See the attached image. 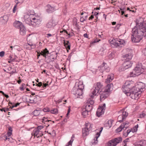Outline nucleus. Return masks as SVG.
I'll return each mask as SVG.
<instances>
[{
  "label": "nucleus",
  "mask_w": 146,
  "mask_h": 146,
  "mask_svg": "<svg viewBox=\"0 0 146 146\" xmlns=\"http://www.w3.org/2000/svg\"><path fill=\"white\" fill-rule=\"evenodd\" d=\"M122 141L121 137H118L113 139L109 141L107 143L106 146H116L117 145Z\"/></svg>",
  "instance_id": "nucleus-10"
},
{
  "label": "nucleus",
  "mask_w": 146,
  "mask_h": 146,
  "mask_svg": "<svg viewBox=\"0 0 146 146\" xmlns=\"http://www.w3.org/2000/svg\"><path fill=\"white\" fill-rule=\"evenodd\" d=\"M46 82L47 83L43 84L44 87H46L47 86H48V82Z\"/></svg>",
  "instance_id": "nucleus-64"
},
{
  "label": "nucleus",
  "mask_w": 146,
  "mask_h": 146,
  "mask_svg": "<svg viewBox=\"0 0 146 146\" xmlns=\"http://www.w3.org/2000/svg\"><path fill=\"white\" fill-rule=\"evenodd\" d=\"M111 46L113 47L119 48L125 44V42L123 39H113L110 42Z\"/></svg>",
  "instance_id": "nucleus-7"
},
{
  "label": "nucleus",
  "mask_w": 146,
  "mask_h": 146,
  "mask_svg": "<svg viewBox=\"0 0 146 146\" xmlns=\"http://www.w3.org/2000/svg\"><path fill=\"white\" fill-rule=\"evenodd\" d=\"M84 109L90 112L92 109V105L90 104H87V105L85 106V108Z\"/></svg>",
  "instance_id": "nucleus-31"
},
{
  "label": "nucleus",
  "mask_w": 146,
  "mask_h": 146,
  "mask_svg": "<svg viewBox=\"0 0 146 146\" xmlns=\"http://www.w3.org/2000/svg\"><path fill=\"white\" fill-rule=\"evenodd\" d=\"M42 122L44 123H45V122L50 121V120H48L47 117L46 118L44 117L42 118Z\"/></svg>",
  "instance_id": "nucleus-44"
},
{
  "label": "nucleus",
  "mask_w": 146,
  "mask_h": 146,
  "mask_svg": "<svg viewBox=\"0 0 146 146\" xmlns=\"http://www.w3.org/2000/svg\"><path fill=\"white\" fill-rule=\"evenodd\" d=\"M24 0H15V2L17 5H20L23 2Z\"/></svg>",
  "instance_id": "nucleus-38"
},
{
  "label": "nucleus",
  "mask_w": 146,
  "mask_h": 146,
  "mask_svg": "<svg viewBox=\"0 0 146 146\" xmlns=\"http://www.w3.org/2000/svg\"><path fill=\"white\" fill-rule=\"evenodd\" d=\"M98 12H95L94 13L93 15H94H94L96 16V18L97 19H98Z\"/></svg>",
  "instance_id": "nucleus-56"
},
{
  "label": "nucleus",
  "mask_w": 146,
  "mask_h": 146,
  "mask_svg": "<svg viewBox=\"0 0 146 146\" xmlns=\"http://www.w3.org/2000/svg\"><path fill=\"white\" fill-rule=\"evenodd\" d=\"M142 18L136 20V26L132 29L131 40L134 43L139 42L143 37L146 38V24Z\"/></svg>",
  "instance_id": "nucleus-1"
},
{
  "label": "nucleus",
  "mask_w": 146,
  "mask_h": 146,
  "mask_svg": "<svg viewBox=\"0 0 146 146\" xmlns=\"http://www.w3.org/2000/svg\"><path fill=\"white\" fill-rule=\"evenodd\" d=\"M4 139L5 141L7 140L8 141H9L10 139H12V138L11 137H7V136H4Z\"/></svg>",
  "instance_id": "nucleus-48"
},
{
  "label": "nucleus",
  "mask_w": 146,
  "mask_h": 146,
  "mask_svg": "<svg viewBox=\"0 0 146 146\" xmlns=\"http://www.w3.org/2000/svg\"><path fill=\"white\" fill-rule=\"evenodd\" d=\"M129 122L128 121L125 122V123H123L121 124V125H123V127L126 129L129 126Z\"/></svg>",
  "instance_id": "nucleus-39"
},
{
  "label": "nucleus",
  "mask_w": 146,
  "mask_h": 146,
  "mask_svg": "<svg viewBox=\"0 0 146 146\" xmlns=\"http://www.w3.org/2000/svg\"><path fill=\"white\" fill-rule=\"evenodd\" d=\"M132 63L130 61H126L123 63V67L121 66L119 69V71H123L125 70L130 68L132 65Z\"/></svg>",
  "instance_id": "nucleus-14"
},
{
  "label": "nucleus",
  "mask_w": 146,
  "mask_h": 146,
  "mask_svg": "<svg viewBox=\"0 0 146 146\" xmlns=\"http://www.w3.org/2000/svg\"><path fill=\"white\" fill-rule=\"evenodd\" d=\"M37 53L38 54V57L41 55L46 58V56L49 54V52L47 49L46 48H45L40 52L39 51L38 52H37Z\"/></svg>",
  "instance_id": "nucleus-17"
},
{
  "label": "nucleus",
  "mask_w": 146,
  "mask_h": 146,
  "mask_svg": "<svg viewBox=\"0 0 146 146\" xmlns=\"http://www.w3.org/2000/svg\"><path fill=\"white\" fill-rule=\"evenodd\" d=\"M42 84L41 82H39L38 84H37V85L38 87H40L42 85Z\"/></svg>",
  "instance_id": "nucleus-60"
},
{
  "label": "nucleus",
  "mask_w": 146,
  "mask_h": 146,
  "mask_svg": "<svg viewBox=\"0 0 146 146\" xmlns=\"http://www.w3.org/2000/svg\"><path fill=\"white\" fill-rule=\"evenodd\" d=\"M27 102H29L30 103H35L36 102V98H34L31 96L30 97H28L27 98Z\"/></svg>",
  "instance_id": "nucleus-26"
},
{
  "label": "nucleus",
  "mask_w": 146,
  "mask_h": 146,
  "mask_svg": "<svg viewBox=\"0 0 146 146\" xmlns=\"http://www.w3.org/2000/svg\"><path fill=\"white\" fill-rule=\"evenodd\" d=\"M43 111L44 112H48L50 111L49 109L47 108H45L43 109Z\"/></svg>",
  "instance_id": "nucleus-49"
},
{
  "label": "nucleus",
  "mask_w": 146,
  "mask_h": 146,
  "mask_svg": "<svg viewBox=\"0 0 146 146\" xmlns=\"http://www.w3.org/2000/svg\"><path fill=\"white\" fill-rule=\"evenodd\" d=\"M123 136L125 137H127V136L126 131L125 130L123 131Z\"/></svg>",
  "instance_id": "nucleus-57"
},
{
  "label": "nucleus",
  "mask_w": 146,
  "mask_h": 146,
  "mask_svg": "<svg viewBox=\"0 0 146 146\" xmlns=\"http://www.w3.org/2000/svg\"><path fill=\"white\" fill-rule=\"evenodd\" d=\"M90 112L86 110L83 109L81 112L82 115L85 118L87 117L88 115V113Z\"/></svg>",
  "instance_id": "nucleus-27"
},
{
  "label": "nucleus",
  "mask_w": 146,
  "mask_h": 146,
  "mask_svg": "<svg viewBox=\"0 0 146 146\" xmlns=\"http://www.w3.org/2000/svg\"><path fill=\"white\" fill-rule=\"evenodd\" d=\"M84 18L83 17H80V21L81 22L83 23L84 21H85Z\"/></svg>",
  "instance_id": "nucleus-53"
},
{
  "label": "nucleus",
  "mask_w": 146,
  "mask_h": 146,
  "mask_svg": "<svg viewBox=\"0 0 146 146\" xmlns=\"http://www.w3.org/2000/svg\"><path fill=\"white\" fill-rule=\"evenodd\" d=\"M103 85L100 82L95 84L93 87V90L92 94H90V96L92 98H93L95 96L98 95V93L100 90H102Z\"/></svg>",
  "instance_id": "nucleus-6"
},
{
  "label": "nucleus",
  "mask_w": 146,
  "mask_h": 146,
  "mask_svg": "<svg viewBox=\"0 0 146 146\" xmlns=\"http://www.w3.org/2000/svg\"><path fill=\"white\" fill-rule=\"evenodd\" d=\"M106 64L104 62L103 64V66L102 67V69H104L107 72H108L110 71V68L108 67H107L106 68H105V65H106Z\"/></svg>",
  "instance_id": "nucleus-34"
},
{
  "label": "nucleus",
  "mask_w": 146,
  "mask_h": 146,
  "mask_svg": "<svg viewBox=\"0 0 146 146\" xmlns=\"http://www.w3.org/2000/svg\"><path fill=\"white\" fill-rule=\"evenodd\" d=\"M113 85L110 84L105 87L104 91H101L100 92V100H104L109 96V93L113 89Z\"/></svg>",
  "instance_id": "nucleus-5"
},
{
  "label": "nucleus",
  "mask_w": 146,
  "mask_h": 146,
  "mask_svg": "<svg viewBox=\"0 0 146 146\" xmlns=\"http://www.w3.org/2000/svg\"><path fill=\"white\" fill-rule=\"evenodd\" d=\"M105 109L106 104H104L100 106L98 108L96 111L97 116L98 117H100L104 113Z\"/></svg>",
  "instance_id": "nucleus-13"
},
{
  "label": "nucleus",
  "mask_w": 146,
  "mask_h": 146,
  "mask_svg": "<svg viewBox=\"0 0 146 146\" xmlns=\"http://www.w3.org/2000/svg\"><path fill=\"white\" fill-rule=\"evenodd\" d=\"M9 131L7 133V135L8 137L10 136L12 134V130L11 127H9L8 128Z\"/></svg>",
  "instance_id": "nucleus-42"
},
{
  "label": "nucleus",
  "mask_w": 146,
  "mask_h": 146,
  "mask_svg": "<svg viewBox=\"0 0 146 146\" xmlns=\"http://www.w3.org/2000/svg\"><path fill=\"white\" fill-rule=\"evenodd\" d=\"M113 79V75L112 74H111L108 75L107 76V78L106 79L105 82L108 84L110 83L112 81Z\"/></svg>",
  "instance_id": "nucleus-24"
},
{
  "label": "nucleus",
  "mask_w": 146,
  "mask_h": 146,
  "mask_svg": "<svg viewBox=\"0 0 146 146\" xmlns=\"http://www.w3.org/2000/svg\"><path fill=\"white\" fill-rule=\"evenodd\" d=\"M132 55L131 54H126L125 55H124L123 56V57L124 58H126V61H129V60H131L132 57Z\"/></svg>",
  "instance_id": "nucleus-29"
},
{
  "label": "nucleus",
  "mask_w": 146,
  "mask_h": 146,
  "mask_svg": "<svg viewBox=\"0 0 146 146\" xmlns=\"http://www.w3.org/2000/svg\"><path fill=\"white\" fill-rule=\"evenodd\" d=\"M74 34L72 32L71 33H68V38H70V37H71L72 36H74Z\"/></svg>",
  "instance_id": "nucleus-52"
},
{
  "label": "nucleus",
  "mask_w": 146,
  "mask_h": 146,
  "mask_svg": "<svg viewBox=\"0 0 146 146\" xmlns=\"http://www.w3.org/2000/svg\"><path fill=\"white\" fill-rule=\"evenodd\" d=\"M100 40H98V39H97L94 40L93 41H92L90 43V44L91 45H92V44H93L94 43L98 42H99V41H100Z\"/></svg>",
  "instance_id": "nucleus-46"
},
{
  "label": "nucleus",
  "mask_w": 146,
  "mask_h": 146,
  "mask_svg": "<svg viewBox=\"0 0 146 146\" xmlns=\"http://www.w3.org/2000/svg\"><path fill=\"white\" fill-rule=\"evenodd\" d=\"M32 35H29L27 38V43L24 45V48L27 50H31L35 49L36 47V45L34 44L30 39Z\"/></svg>",
  "instance_id": "nucleus-8"
},
{
  "label": "nucleus",
  "mask_w": 146,
  "mask_h": 146,
  "mask_svg": "<svg viewBox=\"0 0 146 146\" xmlns=\"http://www.w3.org/2000/svg\"><path fill=\"white\" fill-rule=\"evenodd\" d=\"M120 114L119 115L117 118L118 121L121 123L125 119L128 115V113L126 111H121L119 112Z\"/></svg>",
  "instance_id": "nucleus-12"
},
{
  "label": "nucleus",
  "mask_w": 146,
  "mask_h": 146,
  "mask_svg": "<svg viewBox=\"0 0 146 146\" xmlns=\"http://www.w3.org/2000/svg\"><path fill=\"white\" fill-rule=\"evenodd\" d=\"M74 137V136L73 135L71 137V140L66 144L65 146H72V144Z\"/></svg>",
  "instance_id": "nucleus-32"
},
{
  "label": "nucleus",
  "mask_w": 146,
  "mask_h": 146,
  "mask_svg": "<svg viewBox=\"0 0 146 146\" xmlns=\"http://www.w3.org/2000/svg\"><path fill=\"white\" fill-rule=\"evenodd\" d=\"M84 87V86L82 81L76 82L72 90V93L75 96V97L80 98V96H81L83 94V90Z\"/></svg>",
  "instance_id": "nucleus-4"
},
{
  "label": "nucleus",
  "mask_w": 146,
  "mask_h": 146,
  "mask_svg": "<svg viewBox=\"0 0 146 146\" xmlns=\"http://www.w3.org/2000/svg\"><path fill=\"white\" fill-rule=\"evenodd\" d=\"M90 131L88 130H87L86 128L85 127L83 129L82 131V135L83 136H87L89 134V132Z\"/></svg>",
  "instance_id": "nucleus-30"
},
{
  "label": "nucleus",
  "mask_w": 146,
  "mask_h": 146,
  "mask_svg": "<svg viewBox=\"0 0 146 146\" xmlns=\"http://www.w3.org/2000/svg\"><path fill=\"white\" fill-rule=\"evenodd\" d=\"M123 129V125L121 124L119 127L116 129V131L118 133L121 131L122 129Z\"/></svg>",
  "instance_id": "nucleus-43"
},
{
  "label": "nucleus",
  "mask_w": 146,
  "mask_h": 146,
  "mask_svg": "<svg viewBox=\"0 0 146 146\" xmlns=\"http://www.w3.org/2000/svg\"><path fill=\"white\" fill-rule=\"evenodd\" d=\"M24 21L30 26H38L41 24V17L36 15L34 11L29 10L25 13L23 17Z\"/></svg>",
  "instance_id": "nucleus-2"
},
{
  "label": "nucleus",
  "mask_w": 146,
  "mask_h": 146,
  "mask_svg": "<svg viewBox=\"0 0 146 146\" xmlns=\"http://www.w3.org/2000/svg\"><path fill=\"white\" fill-rule=\"evenodd\" d=\"M20 29V33L21 35H24L26 34V29L24 25Z\"/></svg>",
  "instance_id": "nucleus-28"
},
{
  "label": "nucleus",
  "mask_w": 146,
  "mask_h": 146,
  "mask_svg": "<svg viewBox=\"0 0 146 146\" xmlns=\"http://www.w3.org/2000/svg\"><path fill=\"white\" fill-rule=\"evenodd\" d=\"M32 135H34L35 137L38 138V143H40L42 140V136L43 134L42 131H40L38 129L35 128L31 133Z\"/></svg>",
  "instance_id": "nucleus-9"
},
{
  "label": "nucleus",
  "mask_w": 146,
  "mask_h": 146,
  "mask_svg": "<svg viewBox=\"0 0 146 146\" xmlns=\"http://www.w3.org/2000/svg\"><path fill=\"white\" fill-rule=\"evenodd\" d=\"M63 39H64V38L63 37H62ZM64 42L63 44H64V46L66 49H68V50H70V49L71 44H66L65 40H63Z\"/></svg>",
  "instance_id": "nucleus-35"
},
{
  "label": "nucleus",
  "mask_w": 146,
  "mask_h": 146,
  "mask_svg": "<svg viewBox=\"0 0 146 146\" xmlns=\"http://www.w3.org/2000/svg\"><path fill=\"white\" fill-rule=\"evenodd\" d=\"M136 74V73L134 70H133L132 72L130 73L129 76L130 77H135L136 76H137V74Z\"/></svg>",
  "instance_id": "nucleus-36"
},
{
  "label": "nucleus",
  "mask_w": 146,
  "mask_h": 146,
  "mask_svg": "<svg viewBox=\"0 0 146 146\" xmlns=\"http://www.w3.org/2000/svg\"><path fill=\"white\" fill-rule=\"evenodd\" d=\"M44 128V127L43 126H38L36 128L37 129H38V130L40 131H41V130L43 129Z\"/></svg>",
  "instance_id": "nucleus-50"
},
{
  "label": "nucleus",
  "mask_w": 146,
  "mask_h": 146,
  "mask_svg": "<svg viewBox=\"0 0 146 146\" xmlns=\"http://www.w3.org/2000/svg\"><path fill=\"white\" fill-rule=\"evenodd\" d=\"M50 111V112L52 114H56L58 113V110L56 108H53Z\"/></svg>",
  "instance_id": "nucleus-40"
},
{
  "label": "nucleus",
  "mask_w": 146,
  "mask_h": 146,
  "mask_svg": "<svg viewBox=\"0 0 146 146\" xmlns=\"http://www.w3.org/2000/svg\"><path fill=\"white\" fill-rule=\"evenodd\" d=\"M103 129V127H101L100 128L99 132L97 133L96 134V136L93 140L94 141H92V144L93 145H95L98 143V139L100 135V134Z\"/></svg>",
  "instance_id": "nucleus-18"
},
{
  "label": "nucleus",
  "mask_w": 146,
  "mask_h": 146,
  "mask_svg": "<svg viewBox=\"0 0 146 146\" xmlns=\"http://www.w3.org/2000/svg\"><path fill=\"white\" fill-rule=\"evenodd\" d=\"M62 99H59L57 100H55V102L56 104H59L60 103L62 102Z\"/></svg>",
  "instance_id": "nucleus-51"
},
{
  "label": "nucleus",
  "mask_w": 146,
  "mask_h": 146,
  "mask_svg": "<svg viewBox=\"0 0 146 146\" xmlns=\"http://www.w3.org/2000/svg\"><path fill=\"white\" fill-rule=\"evenodd\" d=\"M58 9V7L56 6H52L48 4L47 5V8L46 11L48 13H51Z\"/></svg>",
  "instance_id": "nucleus-16"
},
{
  "label": "nucleus",
  "mask_w": 146,
  "mask_h": 146,
  "mask_svg": "<svg viewBox=\"0 0 146 146\" xmlns=\"http://www.w3.org/2000/svg\"><path fill=\"white\" fill-rule=\"evenodd\" d=\"M114 56V52H111L108 55V57L111 59Z\"/></svg>",
  "instance_id": "nucleus-45"
},
{
  "label": "nucleus",
  "mask_w": 146,
  "mask_h": 146,
  "mask_svg": "<svg viewBox=\"0 0 146 146\" xmlns=\"http://www.w3.org/2000/svg\"><path fill=\"white\" fill-rule=\"evenodd\" d=\"M132 88L127 86H125L123 85L122 88L123 92L126 94L127 96H129L130 95V93L131 92V91Z\"/></svg>",
  "instance_id": "nucleus-15"
},
{
  "label": "nucleus",
  "mask_w": 146,
  "mask_h": 146,
  "mask_svg": "<svg viewBox=\"0 0 146 146\" xmlns=\"http://www.w3.org/2000/svg\"><path fill=\"white\" fill-rule=\"evenodd\" d=\"M134 70L136 73V74H137V76L141 74L144 71V69L142 68V64L141 63L137 64Z\"/></svg>",
  "instance_id": "nucleus-11"
},
{
  "label": "nucleus",
  "mask_w": 146,
  "mask_h": 146,
  "mask_svg": "<svg viewBox=\"0 0 146 146\" xmlns=\"http://www.w3.org/2000/svg\"><path fill=\"white\" fill-rule=\"evenodd\" d=\"M56 25L54 20L51 19L49 20L46 24V27L48 28H52Z\"/></svg>",
  "instance_id": "nucleus-19"
},
{
  "label": "nucleus",
  "mask_w": 146,
  "mask_h": 146,
  "mask_svg": "<svg viewBox=\"0 0 146 146\" xmlns=\"http://www.w3.org/2000/svg\"><path fill=\"white\" fill-rule=\"evenodd\" d=\"M138 127V124L135 125V126L132 129H131L132 131V133H133L134 132H136L137 130V128Z\"/></svg>",
  "instance_id": "nucleus-41"
},
{
  "label": "nucleus",
  "mask_w": 146,
  "mask_h": 146,
  "mask_svg": "<svg viewBox=\"0 0 146 146\" xmlns=\"http://www.w3.org/2000/svg\"><path fill=\"white\" fill-rule=\"evenodd\" d=\"M41 111L40 110H35L33 112V114L35 116H37L39 115L41 112Z\"/></svg>",
  "instance_id": "nucleus-33"
},
{
  "label": "nucleus",
  "mask_w": 146,
  "mask_h": 146,
  "mask_svg": "<svg viewBox=\"0 0 146 146\" xmlns=\"http://www.w3.org/2000/svg\"><path fill=\"white\" fill-rule=\"evenodd\" d=\"M85 127L90 131L94 129V126L93 124L89 122H86L85 124Z\"/></svg>",
  "instance_id": "nucleus-20"
},
{
  "label": "nucleus",
  "mask_w": 146,
  "mask_h": 146,
  "mask_svg": "<svg viewBox=\"0 0 146 146\" xmlns=\"http://www.w3.org/2000/svg\"><path fill=\"white\" fill-rule=\"evenodd\" d=\"M46 37L48 38H49L51 36H52V35L50 33L47 34H46Z\"/></svg>",
  "instance_id": "nucleus-61"
},
{
  "label": "nucleus",
  "mask_w": 146,
  "mask_h": 146,
  "mask_svg": "<svg viewBox=\"0 0 146 146\" xmlns=\"http://www.w3.org/2000/svg\"><path fill=\"white\" fill-rule=\"evenodd\" d=\"M0 19L3 24H5L8 20L9 17L7 15H4L0 18Z\"/></svg>",
  "instance_id": "nucleus-25"
},
{
  "label": "nucleus",
  "mask_w": 146,
  "mask_h": 146,
  "mask_svg": "<svg viewBox=\"0 0 146 146\" xmlns=\"http://www.w3.org/2000/svg\"><path fill=\"white\" fill-rule=\"evenodd\" d=\"M94 103V102L93 100H91L90 101V103H88V104H90L92 106H93V104Z\"/></svg>",
  "instance_id": "nucleus-62"
},
{
  "label": "nucleus",
  "mask_w": 146,
  "mask_h": 146,
  "mask_svg": "<svg viewBox=\"0 0 146 146\" xmlns=\"http://www.w3.org/2000/svg\"><path fill=\"white\" fill-rule=\"evenodd\" d=\"M126 131L127 134V136L128 135V134L132 132V131L131 130V129H128Z\"/></svg>",
  "instance_id": "nucleus-59"
},
{
  "label": "nucleus",
  "mask_w": 146,
  "mask_h": 146,
  "mask_svg": "<svg viewBox=\"0 0 146 146\" xmlns=\"http://www.w3.org/2000/svg\"><path fill=\"white\" fill-rule=\"evenodd\" d=\"M13 25L15 28L19 29L24 25L22 23L19 21H16L13 24Z\"/></svg>",
  "instance_id": "nucleus-23"
},
{
  "label": "nucleus",
  "mask_w": 146,
  "mask_h": 146,
  "mask_svg": "<svg viewBox=\"0 0 146 146\" xmlns=\"http://www.w3.org/2000/svg\"><path fill=\"white\" fill-rule=\"evenodd\" d=\"M145 85L141 82H139L133 88V90L129 95L132 99L137 100L140 96L141 92L145 89Z\"/></svg>",
  "instance_id": "nucleus-3"
},
{
  "label": "nucleus",
  "mask_w": 146,
  "mask_h": 146,
  "mask_svg": "<svg viewBox=\"0 0 146 146\" xmlns=\"http://www.w3.org/2000/svg\"><path fill=\"white\" fill-rule=\"evenodd\" d=\"M18 5H17V4H16L14 6L13 10V13H15V12L16 11L17 9V7Z\"/></svg>",
  "instance_id": "nucleus-47"
},
{
  "label": "nucleus",
  "mask_w": 146,
  "mask_h": 146,
  "mask_svg": "<svg viewBox=\"0 0 146 146\" xmlns=\"http://www.w3.org/2000/svg\"><path fill=\"white\" fill-rule=\"evenodd\" d=\"M5 55V52L3 51H2L0 52V56L1 57H3Z\"/></svg>",
  "instance_id": "nucleus-54"
},
{
  "label": "nucleus",
  "mask_w": 146,
  "mask_h": 146,
  "mask_svg": "<svg viewBox=\"0 0 146 146\" xmlns=\"http://www.w3.org/2000/svg\"><path fill=\"white\" fill-rule=\"evenodd\" d=\"M142 52L143 54L146 56V47L142 50Z\"/></svg>",
  "instance_id": "nucleus-55"
},
{
  "label": "nucleus",
  "mask_w": 146,
  "mask_h": 146,
  "mask_svg": "<svg viewBox=\"0 0 146 146\" xmlns=\"http://www.w3.org/2000/svg\"><path fill=\"white\" fill-rule=\"evenodd\" d=\"M94 18V15H92L90 17H89V20H92V19L93 18Z\"/></svg>",
  "instance_id": "nucleus-63"
},
{
  "label": "nucleus",
  "mask_w": 146,
  "mask_h": 146,
  "mask_svg": "<svg viewBox=\"0 0 146 146\" xmlns=\"http://www.w3.org/2000/svg\"><path fill=\"white\" fill-rule=\"evenodd\" d=\"M121 26V24H117L115 27V29H118Z\"/></svg>",
  "instance_id": "nucleus-58"
},
{
  "label": "nucleus",
  "mask_w": 146,
  "mask_h": 146,
  "mask_svg": "<svg viewBox=\"0 0 146 146\" xmlns=\"http://www.w3.org/2000/svg\"><path fill=\"white\" fill-rule=\"evenodd\" d=\"M146 144V141L143 140H141L135 143L134 145L135 146H144Z\"/></svg>",
  "instance_id": "nucleus-21"
},
{
  "label": "nucleus",
  "mask_w": 146,
  "mask_h": 146,
  "mask_svg": "<svg viewBox=\"0 0 146 146\" xmlns=\"http://www.w3.org/2000/svg\"><path fill=\"white\" fill-rule=\"evenodd\" d=\"M124 85L125 86H127L132 89V90H133V88L135 87L134 86L133 81H126Z\"/></svg>",
  "instance_id": "nucleus-22"
},
{
  "label": "nucleus",
  "mask_w": 146,
  "mask_h": 146,
  "mask_svg": "<svg viewBox=\"0 0 146 146\" xmlns=\"http://www.w3.org/2000/svg\"><path fill=\"white\" fill-rule=\"evenodd\" d=\"M140 117L141 118L146 117V109L140 115Z\"/></svg>",
  "instance_id": "nucleus-37"
}]
</instances>
